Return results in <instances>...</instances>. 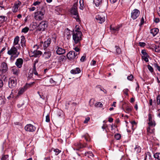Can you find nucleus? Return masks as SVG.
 Wrapping results in <instances>:
<instances>
[{
	"instance_id": "nucleus-60",
	"label": "nucleus",
	"mask_w": 160,
	"mask_h": 160,
	"mask_svg": "<svg viewBox=\"0 0 160 160\" xmlns=\"http://www.w3.org/2000/svg\"><path fill=\"white\" fill-rule=\"evenodd\" d=\"M144 22V19L142 17L141 19V22L140 24L139 25V26H141L142 25Z\"/></svg>"
},
{
	"instance_id": "nucleus-2",
	"label": "nucleus",
	"mask_w": 160,
	"mask_h": 160,
	"mask_svg": "<svg viewBox=\"0 0 160 160\" xmlns=\"http://www.w3.org/2000/svg\"><path fill=\"white\" fill-rule=\"evenodd\" d=\"M21 47L19 44L18 45V46H16V47L15 46H13L10 50H8L7 53L9 55H14V58H16L18 57L20 54V52H18L17 49H19Z\"/></svg>"
},
{
	"instance_id": "nucleus-43",
	"label": "nucleus",
	"mask_w": 160,
	"mask_h": 160,
	"mask_svg": "<svg viewBox=\"0 0 160 160\" xmlns=\"http://www.w3.org/2000/svg\"><path fill=\"white\" fill-rule=\"evenodd\" d=\"M157 105L160 104V94L158 95L157 97Z\"/></svg>"
},
{
	"instance_id": "nucleus-32",
	"label": "nucleus",
	"mask_w": 160,
	"mask_h": 160,
	"mask_svg": "<svg viewBox=\"0 0 160 160\" xmlns=\"http://www.w3.org/2000/svg\"><path fill=\"white\" fill-rule=\"evenodd\" d=\"M154 157L155 158L160 160V152H156L154 155Z\"/></svg>"
},
{
	"instance_id": "nucleus-31",
	"label": "nucleus",
	"mask_w": 160,
	"mask_h": 160,
	"mask_svg": "<svg viewBox=\"0 0 160 160\" xmlns=\"http://www.w3.org/2000/svg\"><path fill=\"white\" fill-rule=\"evenodd\" d=\"M153 49H155L156 52H159L160 51V46L159 45H154L153 46Z\"/></svg>"
},
{
	"instance_id": "nucleus-19",
	"label": "nucleus",
	"mask_w": 160,
	"mask_h": 160,
	"mask_svg": "<svg viewBox=\"0 0 160 160\" xmlns=\"http://www.w3.org/2000/svg\"><path fill=\"white\" fill-rule=\"evenodd\" d=\"M51 42V39L50 38H48L47 41L44 42L43 44L44 49L47 48L50 45Z\"/></svg>"
},
{
	"instance_id": "nucleus-3",
	"label": "nucleus",
	"mask_w": 160,
	"mask_h": 160,
	"mask_svg": "<svg viewBox=\"0 0 160 160\" xmlns=\"http://www.w3.org/2000/svg\"><path fill=\"white\" fill-rule=\"evenodd\" d=\"M78 5L77 2L75 3L72 7L71 8L70 12L74 16V18L76 19V21L78 22L80 21V19L78 11Z\"/></svg>"
},
{
	"instance_id": "nucleus-20",
	"label": "nucleus",
	"mask_w": 160,
	"mask_h": 160,
	"mask_svg": "<svg viewBox=\"0 0 160 160\" xmlns=\"http://www.w3.org/2000/svg\"><path fill=\"white\" fill-rule=\"evenodd\" d=\"M12 71L13 74L17 76H18L20 73V70L16 67L12 68Z\"/></svg>"
},
{
	"instance_id": "nucleus-41",
	"label": "nucleus",
	"mask_w": 160,
	"mask_h": 160,
	"mask_svg": "<svg viewBox=\"0 0 160 160\" xmlns=\"http://www.w3.org/2000/svg\"><path fill=\"white\" fill-rule=\"evenodd\" d=\"M8 155H3L1 158V160H8Z\"/></svg>"
},
{
	"instance_id": "nucleus-29",
	"label": "nucleus",
	"mask_w": 160,
	"mask_h": 160,
	"mask_svg": "<svg viewBox=\"0 0 160 160\" xmlns=\"http://www.w3.org/2000/svg\"><path fill=\"white\" fill-rule=\"evenodd\" d=\"M85 156L90 158H91V157H93L94 156L93 154L92 153V152L90 151L85 152Z\"/></svg>"
},
{
	"instance_id": "nucleus-6",
	"label": "nucleus",
	"mask_w": 160,
	"mask_h": 160,
	"mask_svg": "<svg viewBox=\"0 0 160 160\" xmlns=\"http://www.w3.org/2000/svg\"><path fill=\"white\" fill-rule=\"evenodd\" d=\"M17 84V80L15 78H10L8 81V86L9 88H15Z\"/></svg>"
},
{
	"instance_id": "nucleus-47",
	"label": "nucleus",
	"mask_w": 160,
	"mask_h": 160,
	"mask_svg": "<svg viewBox=\"0 0 160 160\" xmlns=\"http://www.w3.org/2000/svg\"><path fill=\"white\" fill-rule=\"evenodd\" d=\"M148 68L151 72H152L153 71V69L152 67L149 65H148Z\"/></svg>"
},
{
	"instance_id": "nucleus-63",
	"label": "nucleus",
	"mask_w": 160,
	"mask_h": 160,
	"mask_svg": "<svg viewBox=\"0 0 160 160\" xmlns=\"http://www.w3.org/2000/svg\"><path fill=\"white\" fill-rule=\"evenodd\" d=\"M96 61L94 60H93L92 61V62L91 63V64L92 65H95V64H96Z\"/></svg>"
},
{
	"instance_id": "nucleus-44",
	"label": "nucleus",
	"mask_w": 160,
	"mask_h": 160,
	"mask_svg": "<svg viewBox=\"0 0 160 160\" xmlns=\"http://www.w3.org/2000/svg\"><path fill=\"white\" fill-rule=\"evenodd\" d=\"M54 151L55 152V154L56 155H58L61 152V151L58 149H54Z\"/></svg>"
},
{
	"instance_id": "nucleus-14",
	"label": "nucleus",
	"mask_w": 160,
	"mask_h": 160,
	"mask_svg": "<svg viewBox=\"0 0 160 160\" xmlns=\"http://www.w3.org/2000/svg\"><path fill=\"white\" fill-rule=\"evenodd\" d=\"M23 63V60L20 58L17 59L15 64L18 68H21L22 67Z\"/></svg>"
},
{
	"instance_id": "nucleus-59",
	"label": "nucleus",
	"mask_w": 160,
	"mask_h": 160,
	"mask_svg": "<svg viewBox=\"0 0 160 160\" xmlns=\"http://www.w3.org/2000/svg\"><path fill=\"white\" fill-rule=\"evenodd\" d=\"M154 21L156 23H158L159 22V19L158 18H156L154 19Z\"/></svg>"
},
{
	"instance_id": "nucleus-30",
	"label": "nucleus",
	"mask_w": 160,
	"mask_h": 160,
	"mask_svg": "<svg viewBox=\"0 0 160 160\" xmlns=\"http://www.w3.org/2000/svg\"><path fill=\"white\" fill-rule=\"evenodd\" d=\"M133 108L132 107L127 106L125 108V112L127 113H129L131 112Z\"/></svg>"
},
{
	"instance_id": "nucleus-64",
	"label": "nucleus",
	"mask_w": 160,
	"mask_h": 160,
	"mask_svg": "<svg viewBox=\"0 0 160 160\" xmlns=\"http://www.w3.org/2000/svg\"><path fill=\"white\" fill-rule=\"evenodd\" d=\"M4 101L3 99L1 98L0 97V105H2L3 102Z\"/></svg>"
},
{
	"instance_id": "nucleus-34",
	"label": "nucleus",
	"mask_w": 160,
	"mask_h": 160,
	"mask_svg": "<svg viewBox=\"0 0 160 160\" xmlns=\"http://www.w3.org/2000/svg\"><path fill=\"white\" fill-rule=\"evenodd\" d=\"M79 3L80 5L79 8L80 9L83 10L84 7L83 0H80L79 1Z\"/></svg>"
},
{
	"instance_id": "nucleus-17",
	"label": "nucleus",
	"mask_w": 160,
	"mask_h": 160,
	"mask_svg": "<svg viewBox=\"0 0 160 160\" xmlns=\"http://www.w3.org/2000/svg\"><path fill=\"white\" fill-rule=\"evenodd\" d=\"M30 86L31 84H26V86H25L23 88H22L20 91L18 92L17 95V97H18L22 94L23 93L26 91L27 89V88H26V86Z\"/></svg>"
},
{
	"instance_id": "nucleus-8",
	"label": "nucleus",
	"mask_w": 160,
	"mask_h": 160,
	"mask_svg": "<svg viewBox=\"0 0 160 160\" xmlns=\"http://www.w3.org/2000/svg\"><path fill=\"white\" fill-rule=\"evenodd\" d=\"M87 144L85 145L82 144L81 143L77 142L75 143L74 145L73 148L74 150H79L81 148L86 147Z\"/></svg>"
},
{
	"instance_id": "nucleus-36",
	"label": "nucleus",
	"mask_w": 160,
	"mask_h": 160,
	"mask_svg": "<svg viewBox=\"0 0 160 160\" xmlns=\"http://www.w3.org/2000/svg\"><path fill=\"white\" fill-rule=\"evenodd\" d=\"M50 82L53 84V85H55L58 84L57 81H55L52 78H51L49 80Z\"/></svg>"
},
{
	"instance_id": "nucleus-15",
	"label": "nucleus",
	"mask_w": 160,
	"mask_h": 160,
	"mask_svg": "<svg viewBox=\"0 0 160 160\" xmlns=\"http://www.w3.org/2000/svg\"><path fill=\"white\" fill-rule=\"evenodd\" d=\"M8 67L6 63L3 62L1 64V70L2 73H4L6 72L8 70Z\"/></svg>"
},
{
	"instance_id": "nucleus-57",
	"label": "nucleus",
	"mask_w": 160,
	"mask_h": 160,
	"mask_svg": "<svg viewBox=\"0 0 160 160\" xmlns=\"http://www.w3.org/2000/svg\"><path fill=\"white\" fill-rule=\"evenodd\" d=\"M146 44L145 43L143 42H139V45L142 47H143L145 46Z\"/></svg>"
},
{
	"instance_id": "nucleus-49",
	"label": "nucleus",
	"mask_w": 160,
	"mask_h": 160,
	"mask_svg": "<svg viewBox=\"0 0 160 160\" xmlns=\"http://www.w3.org/2000/svg\"><path fill=\"white\" fill-rule=\"evenodd\" d=\"M94 100L91 99L90 100L89 102V104L90 106H92L94 104Z\"/></svg>"
},
{
	"instance_id": "nucleus-48",
	"label": "nucleus",
	"mask_w": 160,
	"mask_h": 160,
	"mask_svg": "<svg viewBox=\"0 0 160 160\" xmlns=\"http://www.w3.org/2000/svg\"><path fill=\"white\" fill-rule=\"evenodd\" d=\"M120 26H118L115 27L114 33L115 32H117L119 30Z\"/></svg>"
},
{
	"instance_id": "nucleus-61",
	"label": "nucleus",
	"mask_w": 160,
	"mask_h": 160,
	"mask_svg": "<svg viewBox=\"0 0 160 160\" xmlns=\"http://www.w3.org/2000/svg\"><path fill=\"white\" fill-rule=\"evenodd\" d=\"M37 62L36 61H35L34 64L33 66V71L36 70L35 65H36V63Z\"/></svg>"
},
{
	"instance_id": "nucleus-21",
	"label": "nucleus",
	"mask_w": 160,
	"mask_h": 160,
	"mask_svg": "<svg viewBox=\"0 0 160 160\" xmlns=\"http://www.w3.org/2000/svg\"><path fill=\"white\" fill-rule=\"evenodd\" d=\"M66 59V58L64 56L62 55L60 56L58 58V62L59 63V65H61V63L65 61Z\"/></svg>"
},
{
	"instance_id": "nucleus-53",
	"label": "nucleus",
	"mask_w": 160,
	"mask_h": 160,
	"mask_svg": "<svg viewBox=\"0 0 160 160\" xmlns=\"http://www.w3.org/2000/svg\"><path fill=\"white\" fill-rule=\"evenodd\" d=\"M74 49L76 52V53H77L78 54L79 53V51H80V49L78 47H75Z\"/></svg>"
},
{
	"instance_id": "nucleus-12",
	"label": "nucleus",
	"mask_w": 160,
	"mask_h": 160,
	"mask_svg": "<svg viewBox=\"0 0 160 160\" xmlns=\"http://www.w3.org/2000/svg\"><path fill=\"white\" fill-rule=\"evenodd\" d=\"M98 21L99 23H102L105 20V18L104 16L102 15H98L95 18Z\"/></svg>"
},
{
	"instance_id": "nucleus-58",
	"label": "nucleus",
	"mask_w": 160,
	"mask_h": 160,
	"mask_svg": "<svg viewBox=\"0 0 160 160\" xmlns=\"http://www.w3.org/2000/svg\"><path fill=\"white\" fill-rule=\"evenodd\" d=\"M3 85V83L2 80L0 78V88H2Z\"/></svg>"
},
{
	"instance_id": "nucleus-62",
	"label": "nucleus",
	"mask_w": 160,
	"mask_h": 160,
	"mask_svg": "<svg viewBox=\"0 0 160 160\" xmlns=\"http://www.w3.org/2000/svg\"><path fill=\"white\" fill-rule=\"evenodd\" d=\"M122 1L124 2L128 3H129L132 0H122Z\"/></svg>"
},
{
	"instance_id": "nucleus-4",
	"label": "nucleus",
	"mask_w": 160,
	"mask_h": 160,
	"mask_svg": "<svg viewBox=\"0 0 160 160\" xmlns=\"http://www.w3.org/2000/svg\"><path fill=\"white\" fill-rule=\"evenodd\" d=\"M45 14V11L43 10L41 11H38L34 13V18L37 20H41L44 18L43 15Z\"/></svg>"
},
{
	"instance_id": "nucleus-46",
	"label": "nucleus",
	"mask_w": 160,
	"mask_h": 160,
	"mask_svg": "<svg viewBox=\"0 0 160 160\" xmlns=\"http://www.w3.org/2000/svg\"><path fill=\"white\" fill-rule=\"evenodd\" d=\"M133 79V76L132 74H130V76L127 77V79L130 81H132Z\"/></svg>"
},
{
	"instance_id": "nucleus-35",
	"label": "nucleus",
	"mask_w": 160,
	"mask_h": 160,
	"mask_svg": "<svg viewBox=\"0 0 160 160\" xmlns=\"http://www.w3.org/2000/svg\"><path fill=\"white\" fill-rule=\"evenodd\" d=\"M135 151L137 153H139L141 152V148L139 146H136V147L135 148Z\"/></svg>"
},
{
	"instance_id": "nucleus-38",
	"label": "nucleus",
	"mask_w": 160,
	"mask_h": 160,
	"mask_svg": "<svg viewBox=\"0 0 160 160\" xmlns=\"http://www.w3.org/2000/svg\"><path fill=\"white\" fill-rule=\"evenodd\" d=\"M19 6L17 5H14L13 7V12H17L19 8Z\"/></svg>"
},
{
	"instance_id": "nucleus-10",
	"label": "nucleus",
	"mask_w": 160,
	"mask_h": 160,
	"mask_svg": "<svg viewBox=\"0 0 160 160\" xmlns=\"http://www.w3.org/2000/svg\"><path fill=\"white\" fill-rule=\"evenodd\" d=\"M26 131L29 132H33L35 131L36 128L32 125L29 124H27L24 128Z\"/></svg>"
},
{
	"instance_id": "nucleus-22",
	"label": "nucleus",
	"mask_w": 160,
	"mask_h": 160,
	"mask_svg": "<svg viewBox=\"0 0 160 160\" xmlns=\"http://www.w3.org/2000/svg\"><path fill=\"white\" fill-rule=\"evenodd\" d=\"M153 127H148L147 129V134L148 135H149L150 134H152L154 132V128H152Z\"/></svg>"
},
{
	"instance_id": "nucleus-33",
	"label": "nucleus",
	"mask_w": 160,
	"mask_h": 160,
	"mask_svg": "<svg viewBox=\"0 0 160 160\" xmlns=\"http://www.w3.org/2000/svg\"><path fill=\"white\" fill-rule=\"evenodd\" d=\"M7 19L6 17L4 16H0V22L2 23L3 22L6 21Z\"/></svg>"
},
{
	"instance_id": "nucleus-23",
	"label": "nucleus",
	"mask_w": 160,
	"mask_h": 160,
	"mask_svg": "<svg viewBox=\"0 0 160 160\" xmlns=\"http://www.w3.org/2000/svg\"><path fill=\"white\" fill-rule=\"evenodd\" d=\"M159 30L158 28H154L151 30V33L153 36H155L158 32Z\"/></svg>"
},
{
	"instance_id": "nucleus-9",
	"label": "nucleus",
	"mask_w": 160,
	"mask_h": 160,
	"mask_svg": "<svg viewBox=\"0 0 160 160\" xmlns=\"http://www.w3.org/2000/svg\"><path fill=\"white\" fill-rule=\"evenodd\" d=\"M148 123L149 127H154L156 125V123L155 121L152 119V116L151 114L149 113L148 114Z\"/></svg>"
},
{
	"instance_id": "nucleus-52",
	"label": "nucleus",
	"mask_w": 160,
	"mask_h": 160,
	"mask_svg": "<svg viewBox=\"0 0 160 160\" xmlns=\"http://www.w3.org/2000/svg\"><path fill=\"white\" fill-rule=\"evenodd\" d=\"M86 56L85 55L83 56L82 57L80 61L81 62H84L85 60Z\"/></svg>"
},
{
	"instance_id": "nucleus-11",
	"label": "nucleus",
	"mask_w": 160,
	"mask_h": 160,
	"mask_svg": "<svg viewBox=\"0 0 160 160\" xmlns=\"http://www.w3.org/2000/svg\"><path fill=\"white\" fill-rule=\"evenodd\" d=\"M140 14V11L137 9H135L131 13V17L133 20L135 19Z\"/></svg>"
},
{
	"instance_id": "nucleus-54",
	"label": "nucleus",
	"mask_w": 160,
	"mask_h": 160,
	"mask_svg": "<svg viewBox=\"0 0 160 160\" xmlns=\"http://www.w3.org/2000/svg\"><path fill=\"white\" fill-rule=\"evenodd\" d=\"M90 118L89 117H88L86 118L84 122V123H87L89 121Z\"/></svg>"
},
{
	"instance_id": "nucleus-56",
	"label": "nucleus",
	"mask_w": 160,
	"mask_h": 160,
	"mask_svg": "<svg viewBox=\"0 0 160 160\" xmlns=\"http://www.w3.org/2000/svg\"><path fill=\"white\" fill-rule=\"evenodd\" d=\"M40 3L41 2L37 1L34 2L33 5L34 6H36L39 5Z\"/></svg>"
},
{
	"instance_id": "nucleus-1",
	"label": "nucleus",
	"mask_w": 160,
	"mask_h": 160,
	"mask_svg": "<svg viewBox=\"0 0 160 160\" xmlns=\"http://www.w3.org/2000/svg\"><path fill=\"white\" fill-rule=\"evenodd\" d=\"M73 39L75 43H79L82 39V34L81 31H79L77 28L73 31Z\"/></svg>"
},
{
	"instance_id": "nucleus-7",
	"label": "nucleus",
	"mask_w": 160,
	"mask_h": 160,
	"mask_svg": "<svg viewBox=\"0 0 160 160\" xmlns=\"http://www.w3.org/2000/svg\"><path fill=\"white\" fill-rule=\"evenodd\" d=\"M77 55L78 53H76L74 51H72L69 52L67 54V56L68 59L69 60H71L76 58H77V57L76 58Z\"/></svg>"
},
{
	"instance_id": "nucleus-39",
	"label": "nucleus",
	"mask_w": 160,
	"mask_h": 160,
	"mask_svg": "<svg viewBox=\"0 0 160 160\" xmlns=\"http://www.w3.org/2000/svg\"><path fill=\"white\" fill-rule=\"evenodd\" d=\"M29 30V28L28 27H25L22 29V32L26 33Z\"/></svg>"
},
{
	"instance_id": "nucleus-45",
	"label": "nucleus",
	"mask_w": 160,
	"mask_h": 160,
	"mask_svg": "<svg viewBox=\"0 0 160 160\" xmlns=\"http://www.w3.org/2000/svg\"><path fill=\"white\" fill-rule=\"evenodd\" d=\"M129 91V90L128 89L126 88L124 89L123 91V92L124 93L126 94L127 96H128V92Z\"/></svg>"
},
{
	"instance_id": "nucleus-5",
	"label": "nucleus",
	"mask_w": 160,
	"mask_h": 160,
	"mask_svg": "<svg viewBox=\"0 0 160 160\" xmlns=\"http://www.w3.org/2000/svg\"><path fill=\"white\" fill-rule=\"evenodd\" d=\"M48 27V23L46 21H42L38 25V29L39 31H43Z\"/></svg>"
},
{
	"instance_id": "nucleus-13",
	"label": "nucleus",
	"mask_w": 160,
	"mask_h": 160,
	"mask_svg": "<svg viewBox=\"0 0 160 160\" xmlns=\"http://www.w3.org/2000/svg\"><path fill=\"white\" fill-rule=\"evenodd\" d=\"M32 54L31 57H39L42 54V52L40 51L34 50L31 51Z\"/></svg>"
},
{
	"instance_id": "nucleus-51",
	"label": "nucleus",
	"mask_w": 160,
	"mask_h": 160,
	"mask_svg": "<svg viewBox=\"0 0 160 160\" xmlns=\"http://www.w3.org/2000/svg\"><path fill=\"white\" fill-rule=\"evenodd\" d=\"M147 57V56H142V59H143L146 62H147L148 61V59Z\"/></svg>"
},
{
	"instance_id": "nucleus-50",
	"label": "nucleus",
	"mask_w": 160,
	"mask_h": 160,
	"mask_svg": "<svg viewBox=\"0 0 160 160\" xmlns=\"http://www.w3.org/2000/svg\"><path fill=\"white\" fill-rule=\"evenodd\" d=\"M142 53L143 55V56H148V54L146 52V50H142L141 52Z\"/></svg>"
},
{
	"instance_id": "nucleus-42",
	"label": "nucleus",
	"mask_w": 160,
	"mask_h": 160,
	"mask_svg": "<svg viewBox=\"0 0 160 160\" xmlns=\"http://www.w3.org/2000/svg\"><path fill=\"white\" fill-rule=\"evenodd\" d=\"M96 107H101L102 106V104L100 102H97L95 105Z\"/></svg>"
},
{
	"instance_id": "nucleus-28",
	"label": "nucleus",
	"mask_w": 160,
	"mask_h": 160,
	"mask_svg": "<svg viewBox=\"0 0 160 160\" xmlns=\"http://www.w3.org/2000/svg\"><path fill=\"white\" fill-rule=\"evenodd\" d=\"M19 37L18 36H17L15 37L14 39V42H13V46H15L17 45V46H18V42L19 41Z\"/></svg>"
},
{
	"instance_id": "nucleus-24",
	"label": "nucleus",
	"mask_w": 160,
	"mask_h": 160,
	"mask_svg": "<svg viewBox=\"0 0 160 160\" xmlns=\"http://www.w3.org/2000/svg\"><path fill=\"white\" fill-rule=\"evenodd\" d=\"M25 42L26 40L24 37L23 36H22L21 37V44L22 47L25 46Z\"/></svg>"
},
{
	"instance_id": "nucleus-25",
	"label": "nucleus",
	"mask_w": 160,
	"mask_h": 160,
	"mask_svg": "<svg viewBox=\"0 0 160 160\" xmlns=\"http://www.w3.org/2000/svg\"><path fill=\"white\" fill-rule=\"evenodd\" d=\"M81 70L79 68H76L71 70V72L73 74H76L79 73Z\"/></svg>"
},
{
	"instance_id": "nucleus-26",
	"label": "nucleus",
	"mask_w": 160,
	"mask_h": 160,
	"mask_svg": "<svg viewBox=\"0 0 160 160\" xmlns=\"http://www.w3.org/2000/svg\"><path fill=\"white\" fill-rule=\"evenodd\" d=\"M93 2L97 7L101 6L102 3L103 2L102 0H93Z\"/></svg>"
},
{
	"instance_id": "nucleus-37",
	"label": "nucleus",
	"mask_w": 160,
	"mask_h": 160,
	"mask_svg": "<svg viewBox=\"0 0 160 160\" xmlns=\"http://www.w3.org/2000/svg\"><path fill=\"white\" fill-rule=\"evenodd\" d=\"M114 138L116 139L119 140L121 138V135L119 133H117L115 135Z\"/></svg>"
},
{
	"instance_id": "nucleus-27",
	"label": "nucleus",
	"mask_w": 160,
	"mask_h": 160,
	"mask_svg": "<svg viewBox=\"0 0 160 160\" xmlns=\"http://www.w3.org/2000/svg\"><path fill=\"white\" fill-rule=\"evenodd\" d=\"M151 157L150 154L149 152H147L145 153V157L144 160H151Z\"/></svg>"
},
{
	"instance_id": "nucleus-18",
	"label": "nucleus",
	"mask_w": 160,
	"mask_h": 160,
	"mask_svg": "<svg viewBox=\"0 0 160 160\" xmlns=\"http://www.w3.org/2000/svg\"><path fill=\"white\" fill-rule=\"evenodd\" d=\"M51 53L49 51H46L42 54L43 57L46 59H49L51 56Z\"/></svg>"
},
{
	"instance_id": "nucleus-40",
	"label": "nucleus",
	"mask_w": 160,
	"mask_h": 160,
	"mask_svg": "<svg viewBox=\"0 0 160 160\" xmlns=\"http://www.w3.org/2000/svg\"><path fill=\"white\" fill-rule=\"evenodd\" d=\"M116 52L117 54H119L121 53L120 48L118 46H116Z\"/></svg>"
},
{
	"instance_id": "nucleus-16",
	"label": "nucleus",
	"mask_w": 160,
	"mask_h": 160,
	"mask_svg": "<svg viewBox=\"0 0 160 160\" xmlns=\"http://www.w3.org/2000/svg\"><path fill=\"white\" fill-rule=\"evenodd\" d=\"M56 49H57L56 53L58 55L63 54L65 53V49L58 46H57L56 47Z\"/></svg>"
},
{
	"instance_id": "nucleus-55",
	"label": "nucleus",
	"mask_w": 160,
	"mask_h": 160,
	"mask_svg": "<svg viewBox=\"0 0 160 160\" xmlns=\"http://www.w3.org/2000/svg\"><path fill=\"white\" fill-rule=\"evenodd\" d=\"M46 121L47 122H49L50 121V118L48 115H47L46 117Z\"/></svg>"
}]
</instances>
